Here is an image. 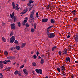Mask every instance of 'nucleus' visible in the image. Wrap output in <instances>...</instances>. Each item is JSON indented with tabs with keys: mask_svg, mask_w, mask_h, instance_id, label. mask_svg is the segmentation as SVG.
Instances as JSON below:
<instances>
[{
	"mask_svg": "<svg viewBox=\"0 0 78 78\" xmlns=\"http://www.w3.org/2000/svg\"><path fill=\"white\" fill-rule=\"evenodd\" d=\"M34 14V10H33L31 13L29 20L30 23H31L32 22H34V17H33Z\"/></svg>",
	"mask_w": 78,
	"mask_h": 78,
	"instance_id": "1",
	"label": "nucleus"
},
{
	"mask_svg": "<svg viewBox=\"0 0 78 78\" xmlns=\"http://www.w3.org/2000/svg\"><path fill=\"white\" fill-rule=\"evenodd\" d=\"M12 8L13 9H14L16 8V9H15V10H19V9L20 8H19V5L18 4L16 5V6H15V4H14V2H12Z\"/></svg>",
	"mask_w": 78,
	"mask_h": 78,
	"instance_id": "2",
	"label": "nucleus"
},
{
	"mask_svg": "<svg viewBox=\"0 0 78 78\" xmlns=\"http://www.w3.org/2000/svg\"><path fill=\"white\" fill-rule=\"evenodd\" d=\"M55 36V34L54 33H51L48 36V38H53Z\"/></svg>",
	"mask_w": 78,
	"mask_h": 78,
	"instance_id": "3",
	"label": "nucleus"
},
{
	"mask_svg": "<svg viewBox=\"0 0 78 78\" xmlns=\"http://www.w3.org/2000/svg\"><path fill=\"white\" fill-rule=\"evenodd\" d=\"M35 71L37 73H40V74H42V70L41 69H39L38 70L37 69H36Z\"/></svg>",
	"mask_w": 78,
	"mask_h": 78,
	"instance_id": "4",
	"label": "nucleus"
},
{
	"mask_svg": "<svg viewBox=\"0 0 78 78\" xmlns=\"http://www.w3.org/2000/svg\"><path fill=\"white\" fill-rule=\"evenodd\" d=\"M15 41V37L14 36H12L10 39V43L12 44Z\"/></svg>",
	"mask_w": 78,
	"mask_h": 78,
	"instance_id": "5",
	"label": "nucleus"
},
{
	"mask_svg": "<svg viewBox=\"0 0 78 78\" xmlns=\"http://www.w3.org/2000/svg\"><path fill=\"white\" fill-rule=\"evenodd\" d=\"M74 39L76 42L78 43V34H76L74 36Z\"/></svg>",
	"mask_w": 78,
	"mask_h": 78,
	"instance_id": "6",
	"label": "nucleus"
},
{
	"mask_svg": "<svg viewBox=\"0 0 78 78\" xmlns=\"http://www.w3.org/2000/svg\"><path fill=\"white\" fill-rule=\"evenodd\" d=\"M15 25V24L14 23L11 24L10 26L11 29H12V30H15V29H16V27L14 26Z\"/></svg>",
	"mask_w": 78,
	"mask_h": 78,
	"instance_id": "7",
	"label": "nucleus"
},
{
	"mask_svg": "<svg viewBox=\"0 0 78 78\" xmlns=\"http://www.w3.org/2000/svg\"><path fill=\"white\" fill-rule=\"evenodd\" d=\"M48 18H44L41 21L43 23H45V22H47L48 21Z\"/></svg>",
	"mask_w": 78,
	"mask_h": 78,
	"instance_id": "8",
	"label": "nucleus"
},
{
	"mask_svg": "<svg viewBox=\"0 0 78 78\" xmlns=\"http://www.w3.org/2000/svg\"><path fill=\"white\" fill-rule=\"evenodd\" d=\"M2 63H3V61H0V67L1 69H3V65Z\"/></svg>",
	"mask_w": 78,
	"mask_h": 78,
	"instance_id": "9",
	"label": "nucleus"
},
{
	"mask_svg": "<svg viewBox=\"0 0 78 78\" xmlns=\"http://www.w3.org/2000/svg\"><path fill=\"white\" fill-rule=\"evenodd\" d=\"M28 11V9L27 8L26 9H25L23 12L22 14H24L25 13H26Z\"/></svg>",
	"mask_w": 78,
	"mask_h": 78,
	"instance_id": "10",
	"label": "nucleus"
},
{
	"mask_svg": "<svg viewBox=\"0 0 78 78\" xmlns=\"http://www.w3.org/2000/svg\"><path fill=\"white\" fill-rule=\"evenodd\" d=\"M44 60L43 58H41V62L40 63L42 64V65H43L44 64Z\"/></svg>",
	"mask_w": 78,
	"mask_h": 78,
	"instance_id": "11",
	"label": "nucleus"
},
{
	"mask_svg": "<svg viewBox=\"0 0 78 78\" xmlns=\"http://www.w3.org/2000/svg\"><path fill=\"white\" fill-rule=\"evenodd\" d=\"M61 69L63 71L65 70H66V68L64 66H62L60 67Z\"/></svg>",
	"mask_w": 78,
	"mask_h": 78,
	"instance_id": "12",
	"label": "nucleus"
},
{
	"mask_svg": "<svg viewBox=\"0 0 78 78\" xmlns=\"http://www.w3.org/2000/svg\"><path fill=\"white\" fill-rule=\"evenodd\" d=\"M23 71L25 75H28V73L27 72V69H24L23 70Z\"/></svg>",
	"mask_w": 78,
	"mask_h": 78,
	"instance_id": "13",
	"label": "nucleus"
},
{
	"mask_svg": "<svg viewBox=\"0 0 78 78\" xmlns=\"http://www.w3.org/2000/svg\"><path fill=\"white\" fill-rule=\"evenodd\" d=\"M26 45V43H23L21 44V48H23Z\"/></svg>",
	"mask_w": 78,
	"mask_h": 78,
	"instance_id": "14",
	"label": "nucleus"
},
{
	"mask_svg": "<svg viewBox=\"0 0 78 78\" xmlns=\"http://www.w3.org/2000/svg\"><path fill=\"white\" fill-rule=\"evenodd\" d=\"M27 20H25L22 22V23L23 25H25V23H27Z\"/></svg>",
	"mask_w": 78,
	"mask_h": 78,
	"instance_id": "15",
	"label": "nucleus"
},
{
	"mask_svg": "<svg viewBox=\"0 0 78 78\" xmlns=\"http://www.w3.org/2000/svg\"><path fill=\"white\" fill-rule=\"evenodd\" d=\"M14 16V12H13L11 14H10V16L11 17L12 19L13 18V17Z\"/></svg>",
	"mask_w": 78,
	"mask_h": 78,
	"instance_id": "16",
	"label": "nucleus"
},
{
	"mask_svg": "<svg viewBox=\"0 0 78 78\" xmlns=\"http://www.w3.org/2000/svg\"><path fill=\"white\" fill-rule=\"evenodd\" d=\"M66 61H69V62H70V57H67L66 58Z\"/></svg>",
	"mask_w": 78,
	"mask_h": 78,
	"instance_id": "17",
	"label": "nucleus"
},
{
	"mask_svg": "<svg viewBox=\"0 0 78 78\" xmlns=\"http://www.w3.org/2000/svg\"><path fill=\"white\" fill-rule=\"evenodd\" d=\"M67 53V50L65 49L63 51V54H66Z\"/></svg>",
	"mask_w": 78,
	"mask_h": 78,
	"instance_id": "18",
	"label": "nucleus"
},
{
	"mask_svg": "<svg viewBox=\"0 0 78 78\" xmlns=\"http://www.w3.org/2000/svg\"><path fill=\"white\" fill-rule=\"evenodd\" d=\"M51 23H55V20L53 19H51Z\"/></svg>",
	"mask_w": 78,
	"mask_h": 78,
	"instance_id": "19",
	"label": "nucleus"
},
{
	"mask_svg": "<svg viewBox=\"0 0 78 78\" xmlns=\"http://www.w3.org/2000/svg\"><path fill=\"white\" fill-rule=\"evenodd\" d=\"M17 24L19 27H21V23H20V22H18Z\"/></svg>",
	"mask_w": 78,
	"mask_h": 78,
	"instance_id": "20",
	"label": "nucleus"
},
{
	"mask_svg": "<svg viewBox=\"0 0 78 78\" xmlns=\"http://www.w3.org/2000/svg\"><path fill=\"white\" fill-rule=\"evenodd\" d=\"M7 59H12L13 58L11 56H9L7 58Z\"/></svg>",
	"mask_w": 78,
	"mask_h": 78,
	"instance_id": "21",
	"label": "nucleus"
},
{
	"mask_svg": "<svg viewBox=\"0 0 78 78\" xmlns=\"http://www.w3.org/2000/svg\"><path fill=\"white\" fill-rule=\"evenodd\" d=\"M46 34L48 36L50 34V31L48 30H47L46 32Z\"/></svg>",
	"mask_w": 78,
	"mask_h": 78,
	"instance_id": "22",
	"label": "nucleus"
},
{
	"mask_svg": "<svg viewBox=\"0 0 78 78\" xmlns=\"http://www.w3.org/2000/svg\"><path fill=\"white\" fill-rule=\"evenodd\" d=\"M16 50H20V47H19V46H16Z\"/></svg>",
	"mask_w": 78,
	"mask_h": 78,
	"instance_id": "23",
	"label": "nucleus"
},
{
	"mask_svg": "<svg viewBox=\"0 0 78 78\" xmlns=\"http://www.w3.org/2000/svg\"><path fill=\"white\" fill-rule=\"evenodd\" d=\"M2 41H3V42H5L6 41V39H5V38H4V37H2Z\"/></svg>",
	"mask_w": 78,
	"mask_h": 78,
	"instance_id": "24",
	"label": "nucleus"
},
{
	"mask_svg": "<svg viewBox=\"0 0 78 78\" xmlns=\"http://www.w3.org/2000/svg\"><path fill=\"white\" fill-rule=\"evenodd\" d=\"M55 48H57L56 46H54V47H53L52 48V51H53L54 50V49H55Z\"/></svg>",
	"mask_w": 78,
	"mask_h": 78,
	"instance_id": "25",
	"label": "nucleus"
},
{
	"mask_svg": "<svg viewBox=\"0 0 78 78\" xmlns=\"http://www.w3.org/2000/svg\"><path fill=\"white\" fill-rule=\"evenodd\" d=\"M53 27V26H51L49 27L48 28H47V30H49V29H50V28H52V27Z\"/></svg>",
	"mask_w": 78,
	"mask_h": 78,
	"instance_id": "26",
	"label": "nucleus"
},
{
	"mask_svg": "<svg viewBox=\"0 0 78 78\" xmlns=\"http://www.w3.org/2000/svg\"><path fill=\"white\" fill-rule=\"evenodd\" d=\"M18 74L19 76H21V72L18 71Z\"/></svg>",
	"mask_w": 78,
	"mask_h": 78,
	"instance_id": "27",
	"label": "nucleus"
},
{
	"mask_svg": "<svg viewBox=\"0 0 78 78\" xmlns=\"http://www.w3.org/2000/svg\"><path fill=\"white\" fill-rule=\"evenodd\" d=\"M18 73V71L17 70H16L15 71V72H14V74L15 75H17Z\"/></svg>",
	"mask_w": 78,
	"mask_h": 78,
	"instance_id": "28",
	"label": "nucleus"
},
{
	"mask_svg": "<svg viewBox=\"0 0 78 78\" xmlns=\"http://www.w3.org/2000/svg\"><path fill=\"white\" fill-rule=\"evenodd\" d=\"M32 66H36V63L34 62V63H32Z\"/></svg>",
	"mask_w": 78,
	"mask_h": 78,
	"instance_id": "29",
	"label": "nucleus"
},
{
	"mask_svg": "<svg viewBox=\"0 0 78 78\" xmlns=\"http://www.w3.org/2000/svg\"><path fill=\"white\" fill-rule=\"evenodd\" d=\"M57 70L58 72H59V73L61 72V71H60L61 69H60V68H57Z\"/></svg>",
	"mask_w": 78,
	"mask_h": 78,
	"instance_id": "30",
	"label": "nucleus"
},
{
	"mask_svg": "<svg viewBox=\"0 0 78 78\" xmlns=\"http://www.w3.org/2000/svg\"><path fill=\"white\" fill-rule=\"evenodd\" d=\"M36 23H34V29H36Z\"/></svg>",
	"mask_w": 78,
	"mask_h": 78,
	"instance_id": "31",
	"label": "nucleus"
},
{
	"mask_svg": "<svg viewBox=\"0 0 78 78\" xmlns=\"http://www.w3.org/2000/svg\"><path fill=\"white\" fill-rule=\"evenodd\" d=\"M31 30L32 33H34V29H31Z\"/></svg>",
	"mask_w": 78,
	"mask_h": 78,
	"instance_id": "32",
	"label": "nucleus"
},
{
	"mask_svg": "<svg viewBox=\"0 0 78 78\" xmlns=\"http://www.w3.org/2000/svg\"><path fill=\"white\" fill-rule=\"evenodd\" d=\"M6 69L7 70V71L8 72L10 71V68H6Z\"/></svg>",
	"mask_w": 78,
	"mask_h": 78,
	"instance_id": "33",
	"label": "nucleus"
},
{
	"mask_svg": "<svg viewBox=\"0 0 78 78\" xmlns=\"http://www.w3.org/2000/svg\"><path fill=\"white\" fill-rule=\"evenodd\" d=\"M13 20H14V22H16V17H13Z\"/></svg>",
	"mask_w": 78,
	"mask_h": 78,
	"instance_id": "34",
	"label": "nucleus"
},
{
	"mask_svg": "<svg viewBox=\"0 0 78 78\" xmlns=\"http://www.w3.org/2000/svg\"><path fill=\"white\" fill-rule=\"evenodd\" d=\"M62 53V52H61V51H59L58 52V54H59V55L60 56H61V53Z\"/></svg>",
	"mask_w": 78,
	"mask_h": 78,
	"instance_id": "35",
	"label": "nucleus"
},
{
	"mask_svg": "<svg viewBox=\"0 0 78 78\" xmlns=\"http://www.w3.org/2000/svg\"><path fill=\"white\" fill-rule=\"evenodd\" d=\"M5 62H11V61L9 60H5Z\"/></svg>",
	"mask_w": 78,
	"mask_h": 78,
	"instance_id": "36",
	"label": "nucleus"
},
{
	"mask_svg": "<svg viewBox=\"0 0 78 78\" xmlns=\"http://www.w3.org/2000/svg\"><path fill=\"white\" fill-rule=\"evenodd\" d=\"M13 35V32H12L10 34V36H12Z\"/></svg>",
	"mask_w": 78,
	"mask_h": 78,
	"instance_id": "37",
	"label": "nucleus"
},
{
	"mask_svg": "<svg viewBox=\"0 0 78 78\" xmlns=\"http://www.w3.org/2000/svg\"><path fill=\"white\" fill-rule=\"evenodd\" d=\"M4 53H5V55H8V52H7V51H5V52H4Z\"/></svg>",
	"mask_w": 78,
	"mask_h": 78,
	"instance_id": "38",
	"label": "nucleus"
},
{
	"mask_svg": "<svg viewBox=\"0 0 78 78\" xmlns=\"http://www.w3.org/2000/svg\"><path fill=\"white\" fill-rule=\"evenodd\" d=\"M25 25L26 27H29V24L28 23H26V24H25Z\"/></svg>",
	"mask_w": 78,
	"mask_h": 78,
	"instance_id": "39",
	"label": "nucleus"
},
{
	"mask_svg": "<svg viewBox=\"0 0 78 78\" xmlns=\"http://www.w3.org/2000/svg\"><path fill=\"white\" fill-rule=\"evenodd\" d=\"M36 16L38 18L39 17V15H38V12H37L36 13Z\"/></svg>",
	"mask_w": 78,
	"mask_h": 78,
	"instance_id": "40",
	"label": "nucleus"
},
{
	"mask_svg": "<svg viewBox=\"0 0 78 78\" xmlns=\"http://www.w3.org/2000/svg\"><path fill=\"white\" fill-rule=\"evenodd\" d=\"M27 5L28 6H30L31 5V4L30 2H29L27 4Z\"/></svg>",
	"mask_w": 78,
	"mask_h": 78,
	"instance_id": "41",
	"label": "nucleus"
},
{
	"mask_svg": "<svg viewBox=\"0 0 78 78\" xmlns=\"http://www.w3.org/2000/svg\"><path fill=\"white\" fill-rule=\"evenodd\" d=\"M33 57H34V58L35 59H36V58H37V56H36V55H34Z\"/></svg>",
	"mask_w": 78,
	"mask_h": 78,
	"instance_id": "42",
	"label": "nucleus"
},
{
	"mask_svg": "<svg viewBox=\"0 0 78 78\" xmlns=\"http://www.w3.org/2000/svg\"><path fill=\"white\" fill-rule=\"evenodd\" d=\"M14 43L15 44H18V42L16 40L15 41V42H14Z\"/></svg>",
	"mask_w": 78,
	"mask_h": 78,
	"instance_id": "43",
	"label": "nucleus"
},
{
	"mask_svg": "<svg viewBox=\"0 0 78 78\" xmlns=\"http://www.w3.org/2000/svg\"><path fill=\"white\" fill-rule=\"evenodd\" d=\"M24 67V65H22L20 67V69H22Z\"/></svg>",
	"mask_w": 78,
	"mask_h": 78,
	"instance_id": "44",
	"label": "nucleus"
},
{
	"mask_svg": "<svg viewBox=\"0 0 78 78\" xmlns=\"http://www.w3.org/2000/svg\"><path fill=\"white\" fill-rule=\"evenodd\" d=\"M33 2H34L32 1V0H30L29 1V3H33Z\"/></svg>",
	"mask_w": 78,
	"mask_h": 78,
	"instance_id": "45",
	"label": "nucleus"
},
{
	"mask_svg": "<svg viewBox=\"0 0 78 78\" xmlns=\"http://www.w3.org/2000/svg\"><path fill=\"white\" fill-rule=\"evenodd\" d=\"M65 73H66L64 71H62V75H64Z\"/></svg>",
	"mask_w": 78,
	"mask_h": 78,
	"instance_id": "46",
	"label": "nucleus"
},
{
	"mask_svg": "<svg viewBox=\"0 0 78 78\" xmlns=\"http://www.w3.org/2000/svg\"><path fill=\"white\" fill-rule=\"evenodd\" d=\"M2 63H4V64H7V63L6 62H5V61H3L2 62Z\"/></svg>",
	"mask_w": 78,
	"mask_h": 78,
	"instance_id": "47",
	"label": "nucleus"
},
{
	"mask_svg": "<svg viewBox=\"0 0 78 78\" xmlns=\"http://www.w3.org/2000/svg\"><path fill=\"white\" fill-rule=\"evenodd\" d=\"M77 19H78V18H76L74 19V21H76V20H77Z\"/></svg>",
	"mask_w": 78,
	"mask_h": 78,
	"instance_id": "48",
	"label": "nucleus"
},
{
	"mask_svg": "<svg viewBox=\"0 0 78 78\" xmlns=\"http://www.w3.org/2000/svg\"><path fill=\"white\" fill-rule=\"evenodd\" d=\"M0 76H1V77H3V75H2V73H0Z\"/></svg>",
	"mask_w": 78,
	"mask_h": 78,
	"instance_id": "49",
	"label": "nucleus"
},
{
	"mask_svg": "<svg viewBox=\"0 0 78 78\" xmlns=\"http://www.w3.org/2000/svg\"><path fill=\"white\" fill-rule=\"evenodd\" d=\"M70 38V35H68V36L67 37V38L68 39L69 38Z\"/></svg>",
	"mask_w": 78,
	"mask_h": 78,
	"instance_id": "50",
	"label": "nucleus"
},
{
	"mask_svg": "<svg viewBox=\"0 0 78 78\" xmlns=\"http://www.w3.org/2000/svg\"><path fill=\"white\" fill-rule=\"evenodd\" d=\"M36 54L37 55H39V51H37V53H36Z\"/></svg>",
	"mask_w": 78,
	"mask_h": 78,
	"instance_id": "51",
	"label": "nucleus"
},
{
	"mask_svg": "<svg viewBox=\"0 0 78 78\" xmlns=\"http://www.w3.org/2000/svg\"><path fill=\"white\" fill-rule=\"evenodd\" d=\"M39 58H38V59H42V57H41L40 56H38Z\"/></svg>",
	"mask_w": 78,
	"mask_h": 78,
	"instance_id": "52",
	"label": "nucleus"
},
{
	"mask_svg": "<svg viewBox=\"0 0 78 78\" xmlns=\"http://www.w3.org/2000/svg\"><path fill=\"white\" fill-rule=\"evenodd\" d=\"M14 48H10V50H14Z\"/></svg>",
	"mask_w": 78,
	"mask_h": 78,
	"instance_id": "53",
	"label": "nucleus"
},
{
	"mask_svg": "<svg viewBox=\"0 0 78 78\" xmlns=\"http://www.w3.org/2000/svg\"><path fill=\"white\" fill-rule=\"evenodd\" d=\"M76 12V11L75 10H73V11H72V12Z\"/></svg>",
	"mask_w": 78,
	"mask_h": 78,
	"instance_id": "54",
	"label": "nucleus"
},
{
	"mask_svg": "<svg viewBox=\"0 0 78 78\" xmlns=\"http://www.w3.org/2000/svg\"><path fill=\"white\" fill-rule=\"evenodd\" d=\"M33 8V7H30V8H29V11H30L31 10V9H32Z\"/></svg>",
	"mask_w": 78,
	"mask_h": 78,
	"instance_id": "55",
	"label": "nucleus"
},
{
	"mask_svg": "<svg viewBox=\"0 0 78 78\" xmlns=\"http://www.w3.org/2000/svg\"><path fill=\"white\" fill-rule=\"evenodd\" d=\"M49 5H48V6H47V8L48 9H50V8H49Z\"/></svg>",
	"mask_w": 78,
	"mask_h": 78,
	"instance_id": "56",
	"label": "nucleus"
},
{
	"mask_svg": "<svg viewBox=\"0 0 78 78\" xmlns=\"http://www.w3.org/2000/svg\"><path fill=\"white\" fill-rule=\"evenodd\" d=\"M41 57H44V54H42L41 55Z\"/></svg>",
	"mask_w": 78,
	"mask_h": 78,
	"instance_id": "57",
	"label": "nucleus"
},
{
	"mask_svg": "<svg viewBox=\"0 0 78 78\" xmlns=\"http://www.w3.org/2000/svg\"><path fill=\"white\" fill-rule=\"evenodd\" d=\"M73 13V14H74V15H75H75H76V14L75 13V12H72Z\"/></svg>",
	"mask_w": 78,
	"mask_h": 78,
	"instance_id": "58",
	"label": "nucleus"
},
{
	"mask_svg": "<svg viewBox=\"0 0 78 78\" xmlns=\"http://www.w3.org/2000/svg\"><path fill=\"white\" fill-rule=\"evenodd\" d=\"M6 70V68H5L4 69H3L2 71H5V70Z\"/></svg>",
	"mask_w": 78,
	"mask_h": 78,
	"instance_id": "59",
	"label": "nucleus"
},
{
	"mask_svg": "<svg viewBox=\"0 0 78 78\" xmlns=\"http://www.w3.org/2000/svg\"><path fill=\"white\" fill-rule=\"evenodd\" d=\"M75 62V63H78V61H76Z\"/></svg>",
	"mask_w": 78,
	"mask_h": 78,
	"instance_id": "60",
	"label": "nucleus"
},
{
	"mask_svg": "<svg viewBox=\"0 0 78 78\" xmlns=\"http://www.w3.org/2000/svg\"><path fill=\"white\" fill-rule=\"evenodd\" d=\"M27 19H28V18H27V17H26V18H24V19H25V20H27Z\"/></svg>",
	"mask_w": 78,
	"mask_h": 78,
	"instance_id": "61",
	"label": "nucleus"
},
{
	"mask_svg": "<svg viewBox=\"0 0 78 78\" xmlns=\"http://www.w3.org/2000/svg\"><path fill=\"white\" fill-rule=\"evenodd\" d=\"M65 75H66V73H65V74L62 75V76H65Z\"/></svg>",
	"mask_w": 78,
	"mask_h": 78,
	"instance_id": "62",
	"label": "nucleus"
},
{
	"mask_svg": "<svg viewBox=\"0 0 78 78\" xmlns=\"http://www.w3.org/2000/svg\"><path fill=\"white\" fill-rule=\"evenodd\" d=\"M5 25V23H3L2 24V26H4Z\"/></svg>",
	"mask_w": 78,
	"mask_h": 78,
	"instance_id": "63",
	"label": "nucleus"
},
{
	"mask_svg": "<svg viewBox=\"0 0 78 78\" xmlns=\"http://www.w3.org/2000/svg\"><path fill=\"white\" fill-rule=\"evenodd\" d=\"M16 66H19V63H17L16 64Z\"/></svg>",
	"mask_w": 78,
	"mask_h": 78,
	"instance_id": "64",
	"label": "nucleus"
}]
</instances>
